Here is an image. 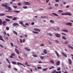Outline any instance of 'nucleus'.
Instances as JSON below:
<instances>
[{"label": "nucleus", "instance_id": "nucleus-17", "mask_svg": "<svg viewBox=\"0 0 73 73\" xmlns=\"http://www.w3.org/2000/svg\"><path fill=\"white\" fill-rule=\"evenodd\" d=\"M62 38L63 40H66V38L64 36H62Z\"/></svg>", "mask_w": 73, "mask_h": 73}, {"label": "nucleus", "instance_id": "nucleus-5", "mask_svg": "<svg viewBox=\"0 0 73 73\" xmlns=\"http://www.w3.org/2000/svg\"><path fill=\"white\" fill-rule=\"evenodd\" d=\"M2 24L3 26H5V25H6V24H7V22L5 21H3Z\"/></svg>", "mask_w": 73, "mask_h": 73}, {"label": "nucleus", "instance_id": "nucleus-34", "mask_svg": "<svg viewBox=\"0 0 73 73\" xmlns=\"http://www.w3.org/2000/svg\"><path fill=\"white\" fill-rule=\"evenodd\" d=\"M13 33H15V34L16 35H17V32H16L15 31H13Z\"/></svg>", "mask_w": 73, "mask_h": 73}, {"label": "nucleus", "instance_id": "nucleus-50", "mask_svg": "<svg viewBox=\"0 0 73 73\" xmlns=\"http://www.w3.org/2000/svg\"><path fill=\"white\" fill-rule=\"evenodd\" d=\"M20 43H22L23 42V41H22V40L21 39H20Z\"/></svg>", "mask_w": 73, "mask_h": 73}, {"label": "nucleus", "instance_id": "nucleus-27", "mask_svg": "<svg viewBox=\"0 0 73 73\" xmlns=\"http://www.w3.org/2000/svg\"><path fill=\"white\" fill-rule=\"evenodd\" d=\"M12 63L13 64V65H16V62L15 61L12 62Z\"/></svg>", "mask_w": 73, "mask_h": 73}, {"label": "nucleus", "instance_id": "nucleus-42", "mask_svg": "<svg viewBox=\"0 0 73 73\" xmlns=\"http://www.w3.org/2000/svg\"><path fill=\"white\" fill-rule=\"evenodd\" d=\"M58 12L59 13H62V12H63V11L61 10H60L58 11Z\"/></svg>", "mask_w": 73, "mask_h": 73}, {"label": "nucleus", "instance_id": "nucleus-56", "mask_svg": "<svg viewBox=\"0 0 73 73\" xmlns=\"http://www.w3.org/2000/svg\"><path fill=\"white\" fill-rule=\"evenodd\" d=\"M48 43L50 44H52V42H50V41H49V40H48Z\"/></svg>", "mask_w": 73, "mask_h": 73}, {"label": "nucleus", "instance_id": "nucleus-45", "mask_svg": "<svg viewBox=\"0 0 73 73\" xmlns=\"http://www.w3.org/2000/svg\"><path fill=\"white\" fill-rule=\"evenodd\" d=\"M61 70V68L60 67H58V68L57 69V70L58 71H59Z\"/></svg>", "mask_w": 73, "mask_h": 73}, {"label": "nucleus", "instance_id": "nucleus-26", "mask_svg": "<svg viewBox=\"0 0 73 73\" xmlns=\"http://www.w3.org/2000/svg\"><path fill=\"white\" fill-rule=\"evenodd\" d=\"M2 20L1 19H0V25H2Z\"/></svg>", "mask_w": 73, "mask_h": 73}, {"label": "nucleus", "instance_id": "nucleus-44", "mask_svg": "<svg viewBox=\"0 0 73 73\" xmlns=\"http://www.w3.org/2000/svg\"><path fill=\"white\" fill-rule=\"evenodd\" d=\"M64 44H68V42L67 41H65L64 42Z\"/></svg>", "mask_w": 73, "mask_h": 73}, {"label": "nucleus", "instance_id": "nucleus-40", "mask_svg": "<svg viewBox=\"0 0 73 73\" xmlns=\"http://www.w3.org/2000/svg\"><path fill=\"white\" fill-rule=\"evenodd\" d=\"M40 59H44V57H42V56H40Z\"/></svg>", "mask_w": 73, "mask_h": 73}, {"label": "nucleus", "instance_id": "nucleus-3", "mask_svg": "<svg viewBox=\"0 0 73 73\" xmlns=\"http://www.w3.org/2000/svg\"><path fill=\"white\" fill-rule=\"evenodd\" d=\"M66 25H68V26H70V27H72V26H73L72 25V23H66Z\"/></svg>", "mask_w": 73, "mask_h": 73}, {"label": "nucleus", "instance_id": "nucleus-61", "mask_svg": "<svg viewBox=\"0 0 73 73\" xmlns=\"http://www.w3.org/2000/svg\"><path fill=\"white\" fill-rule=\"evenodd\" d=\"M9 57H10V58H13V56H9Z\"/></svg>", "mask_w": 73, "mask_h": 73}, {"label": "nucleus", "instance_id": "nucleus-13", "mask_svg": "<svg viewBox=\"0 0 73 73\" xmlns=\"http://www.w3.org/2000/svg\"><path fill=\"white\" fill-rule=\"evenodd\" d=\"M60 61H58L56 62V65L57 66H58V65H60Z\"/></svg>", "mask_w": 73, "mask_h": 73}, {"label": "nucleus", "instance_id": "nucleus-12", "mask_svg": "<svg viewBox=\"0 0 73 73\" xmlns=\"http://www.w3.org/2000/svg\"><path fill=\"white\" fill-rule=\"evenodd\" d=\"M0 40L4 42V40L3 39V36H2L0 35Z\"/></svg>", "mask_w": 73, "mask_h": 73}, {"label": "nucleus", "instance_id": "nucleus-6", "mask_svg": "<svg viewBox=\"0 0 73 73\" xmlns=\"http://www.w3.org/2000/svg\"><path fill=\"white\" fill-rule=\"evenodd\" d=\"M68 61L69 64H70V65H72V60L70 58H68Z\"/></svg>", "mask_w": 73, "mask_h": 73}, {"label": "nucleus", "instance_id": "nucleus-24", "mask_svg": "<svg viewBox=\"0 0 73 73\" xmlns=\"http://www.w3.org/2000/svg\"><path fill=\"white\" fill-rule=\"evenodd\" d=\"M13 12H15V13H19L20 12V11L14 10Z\"/></svg>", "mask_w": 73, "mask_h": 73}, {"label": "nucleus", "instance_id": "nucleus-31", "mask_svg": "<svg viewBox=\"0 0 73 73\" xmlns=\"http://www.w3.org/2000/svg\"><path fill=\"white\" fill-rule=\"evenodd\" d=\"M32 32L34 33L37 34H38V33H39L38 32H36V31H33Z\"/></svg>", "mask_w": 73, "mask_h": 73}, {"label": "nucleus", "instance_id": "nucleus-19", "mask_svg": "<svg viewBox=\"0 0 73 73\" xmlns=\"http://www.w3.org/2000/svg\"><path fill=\"white\" fill-rule=\"evenodd\" d=\"M68 47L69 48H70V49H73V47H72V46H70V45H68Z\"/></svg>", "mask_w": 73, "mask_h": 73}, {"label": "nucleus", "instance_id": "nucleus-41", "mask_svg": "<svg viewBox=\"0 0 73 73\" xmlns=\"http://www.w3.org/2000/svg\"><path fill=\"white\" fill-rule=\"evenodd\" d=\"M17 19V18H16L15 17H14V18L13 19H12L13 20H16Z\"/></svg>", "mask_w": 73, "mask_h": 73}, {"label": "nucleus", "instance_id": "nucleus-36", "mask_svg": "<svg viewBox=\"0 0 73 73\" xmlns=\"http://www.w3.org/2000/svg\"><path fill=\"white\" fill-rule=\"evenodd\" d=\"M5 15V14H2V13H0V16H4Z\"/></svg>", "mask_w": 73, "mask_h": 73}, {"label": "nucleus", "instance_id": "nucleus-54", "mask_svg": "<svg viewBox=\"0 0 73 73\" xmlns=\"http://www.w3.org/2000/svg\"><path fill=\"white\" fill-rule=\"evenodd\" d=\"M40 46H44V44H40Z\"/></svg>", "mask_w": 73, "mask_h": 73}, {"label": "nucleus", "instance_id": "nucleus-9", "mask_svg": "<svg viewBox=\"0 0 73 73\" xmlns=\"http://www.w3.org/2000/svg\"><path fill=\"white\" fill-rule=\"evenodd\" d=\"M24 3L26 5H29L31 4V3L28 2H24Z\"/></svg>", "mask_w": 73, "mask_h": 73}, {"label": "nucleus", "instance_id": "nucleus-11", "mask_svg": "<svg viewBox=\"0 0 73 73\" xmlns=\"http://www.w3.org/2000/svg\"><path fill=\"white\" fill-rule=\"evenodd\" d=\"M55 53L56 56L58 57H60V55H59V54H58V53L57 52V51H55Z\"/></svg>", "mask_w": 73, "mask_h": 73}, {"label": "nucleus", "instance_id": "nucleus-8", "mask_svg": "<svg viewBox=\"0 0 73 73\" xmlns=\"http://www.w3.org/2000/svg\"><path fill=\"white\" fill-rule=\"evenodd\" d=\"M62 54L64 57H67V55L65 54L64 52H62Z\"/></svg>", "mask_w": 73, "mask_h": 73}, {"label": "nucleus", "instance_id": "nucleus-35", "mask_svg": "<svg viewBox=\"0 0 73 73\" xmlns=\"http://www.w3.org/2000/svg\"><path fill=\"white\" fill-rule=\"evenodd\" d=\"M66 15V13H62L61 14V15Z\"/></svg>", "mask_w": 73, "mask_h": 73}, {"label": "nucleus", "instance_id": "nucleus-1", "mask_svg": "<svg viewBox=\"0 0 73 73\" xmlns=\"http://www.w3.org/2000/svg\"><path fill=\"white\" fill-rule=\"evenodd\" d=\"M1 6L2 7H6V8H7V9H8L9 11H11V7H8V5H5L4 4H2L1 5Z\"/></svg>", "mask_w": 73, "mask_h": 73}, {"label": "nucleus", "instance_id": "nucleus-32", "mask_svg": "<svg viewBox=\"0 0 73 73\" xmlns=\"http://www.w3.org/2000/svg\"><path fill=\"white\" fill-rule=\"evenodd\" d=\"M10 44L11 45V46L12 47H13L14 46V45H13V43L11 42L10 43Z\"/></svg>", "mask_w": 73, "mask_h": 73}, {"label": "nucleus", "instance_id": "nucleus-63", "mask_svg": "<svg viewBox=\"0 0 73 73\" xmlns=\"http://www.w3.org/2000/svg\"><path fill=\"white\" fill-rule=\"evenodd\" d=\"M55 41L56 42H57V43H58V40H55Z\"/></svg>", "mask_w": 73, "mask_h": 73}, {"label": "nucleus", "instance_id": "nucleus-43", "mask_svg": "<svg viewBox=\"0 0 73 73\" xmlns=\"http://www.w3.org/2000/svg\"><path fill=\"white\" fill-rule=\"evenodd\" d=\"M22 64L21 63H19V62H18L17 64H16V65H22Z\"/></svg>", "mask_w": 73, "mask_h": 73}, {"label": "nucleus", "instance_id": "nucleus-39", "mask_svg": "<svg viewBox=\"0 0 73 73\" xmlns=\"http://www.w3.org/2000/svg\"><path fill=\"white\" fill-rule=\"evenodd\" d=\"M50 62H51V63H52V64H54V61H53V60H51L50 61Z\"/></svg>", "mask_w": 73, "mask_h": 73}, {"label": "nucleus", "instance_id": "nucleus-15", "mask_svg": "<svg viewBox=\"0 0 73 73\" xmlns=\"http://www.w3.org/2000/svg\"><path fill=\"white\" fill-rule=\"evenodd\" d=\"M43 53H44V54H47V51L46 50L44 49L43 50Z\"/></svg>", "mask_w": 73, "mask_h": 73}, {"label": "nucleus", "instance_id": "nucleus-33", "mask_svg": "<svg viewBox=\"0 0 73 73\" xmlns=\"http://www.w3.org/2000/svg\"><path fill=\"white\" fill-rule=\"evenodd\" d=\"M33 56L34 57H37L38 56L37 55H33Z\"/></svg>", "mask_w": 73, "mask_h": 73}, {"label": "nucleus", "instance_id": "nucleus-25", "mask_svg": "<svg viewBox=\"0 0 73 73\" xmlns=\"http://www.w3.org/2000/svg\"><path fill=\"white\" fill-rule=\"evenodd\" d=\"M6 61H7V62H8V63H9V64H11V62H9L8 59L7 58H6Z\"/></svg>", "mask_w": 73, "mask_h": 73}, {"label": "nucleus", "instance_id": "nucleus-46", "mask_svg": "<svg viewBox=\"0 0 73 73\" xmlns=\"http://www.w3.org/2000/svg\"><path fill=\"white\" fill-rule=\"evenodd\" d=\"M11 64H9V66H8V68H9L10 69H11Z\"/></svg>", "mask_w": 73, "mask_h": 73}, {"label": "nucleus", "instance_id": "nucleus-59", "mask_svg": "<svg viewBox=\"0 0 73 73\" xmlns=\"http://www.w3.org/2000/svg\"><path fill=\"white\" fill-rule=\"evenodd\" d=\"M37 68H38V69H41V68H42L41 67H37Z\"/></svg>", "mask_w": 73, "mask_h": 73}, {"label": "nucleus", "instance_id": "nucleus-2", "mask_svg": "<svg viewBox=\"0 0 73 73\" xmlns=\"http://www.w3.org/2000/svg\"><path fill=\"white\" fill-rule=\"evenodd\" d=\"M55 35L56 37H58V38L61 37V35L59 34L56 33Z\"/></svg>", "mask_w": 73, "mask_h": 73}, {"label": "nucleus", "instance_id": "nucleus-37", "mask_svg": "<svg viewBox=\"0 0 73 73\" xmlns=\"http://www.w3.org/2000/svg\"><path fill=\"white\" fill-rule=\"evenodd\" d=\"M50 22L51 23H54V22L52 20H50Z\"/></svg>", "mask_w": 73, "mask_h": 73}, {"label": "nucleus", "instance_id": "nucleus-60", "mask_svg": "<svg viewBox=\"0 0 73 73\" xmlns=\"http://www.w3.org/2000/svg\"><path fill=\"white\" fill-rule=\"evenodd\" d=\"M44 9H39L40 11H43V10H44Z\"/></svg>", "mask_w": 73, "mask_h": 73}, {"label": "nucleus", "instance_id": "nucleus-47", "mask_svg": "<svg viewBox=\"0 0 73 73\" xmlns=\"http://www.w3.org/2000/svg\"><path fill=\"white\" fill-rule=\"evenodd\" d=\"M13 7L14 8H15V9H16V8H17V6H13Z\"/></svg>", "mask_w": 73, "mask_h": 73}, {"label": "nucleus", "instance_id": "nucleus-38", "mask_svg": "<svg viewBox=\"0 0 73 73\" xmlns=\"http://www.w3.org/2000/svg\"><path fill=\"white\" fill-rule=\"evenodd\" d=\"M23 8L24 9H27V8H28V7L26 6H24L23 7Z\"/></svg>", "mask_w": 73, "mask_h": 73}, {"label": "nucleus", "instance_id": "nucleus-58", "mask_svg": "<svg viewBox=\"0 0 73 73\" xmlns=\"http://www.w3.org/2000/svg\"><path fill=\"white\" fill-rule=\"evenodd\" d=\"M19 24H23V21H21L19 23Z\"/></svg>", "mask_w": 73, "mask_h": 73}, {"label": "nucleus", "instance_id": "nucleus-55", "mask_svg": "<svg viewBox=\"0 0 73 73\" xmlns=\"http://www.w3.org/2000/svg\"><path fill=\"white\" fill-rule=\"evenodd\" d=\"M5 38L6 40H9V38H8V37L7 36H6L5 37Z\"/></svg>", "mask_w": 73, "mask_h": 73}, {"label": "nucleus", "instance_id": "nucleus-7", "mask_svg": "<svg viewBox=\"0 0 73 73\" xmlns=\"http://www.w3.org/2000/svg\"><path fill=\"white\" fill-rule=\"evenodd\" d=\"M15 50L17 54H20V51H19L17 49L15 48Z\"/></svg>", "mask_w": 73, "mask_h": 73}, {"label": "nucleus", "instance_id": "nucleus-10", "mask_svg": "<svg viewBox=\"0 0 73 73\" xmlns=\"http://www.w3.org/2000/svg\"><path fill=\"white\" fill-rule=\"evenodd\" d=\"M13 26H17L19 25V24L17 23H14L13 24Z\"/></svg>", "mask_w": 73, "mask_h": 73}, {"label": "nucleus", "instance_id": "nucleus-18", "mask_svg": "<svg viewBox=\"0 0 73 73\" xmlns=\"http://www.w3.org/2000/svg\"><path fill=\"white\" fill-rule=\"evenodd\" d=\"M66 15H68V16H71L72 15V14L71 13H66Z\"/></svg>", "mask_w": 73, "mask_h": 73}, {"label": "nucleus", "instance_id": "nucleus-20", "mask_svg": "<svg viewBox=\"0 0 73 73\" xmlns=\"http://www.w3.org/2000/svg\"><path fill=\"white\" fill-rule=\"evenodd\" d=\"M52 15H55L56 16H58V15L56 13H52Z\"/></svg>", "mask_w": 73, "mask_h": 73}, {"label": "nucleus", "instance_id": "nucleus-28", "mask_svg": "<svg viewBox=\"0 0 73 73\" xmlns=\"http://www.w3.org/2000/svg\"><path fill=\"white\" fill-rule=\"evenodd\" d=\"M5 20L6 21H11L10 19H5Z\"/></svg>", "mask_w": 73, "mask_h": 73}, {"label": "nucleus", "instance_id": "nucleus-52", "mask_svg": "<svg viewBox=\"0 0 73 73\" xmlns=\"http://www.w3.org/2000/svg\"><path fill=\"white\" fill-rule=\"evenodd\" d=\"M18 5H19V6H21V3H18L17 4Z\"/></svg>", "mask_w": 73, "mask_h": 73}, {"label": "nucleus", "instance_id": "nucleus-14", "mask_svg": "<svg viewBox=\"0 0 73 73\" xmlns=\"http://www.w3.org/2000/svg\"><path fill=\"white\" fill-rule=\"evenodd\" d=\"M24 48L25 50H27L28 51H30L31 50L30 49H29L27 47H25Z\"/></svg>", "mask_w": 73, "mask_h": 73}, {"label": "nucleus", "instance_id": "nucleus-49", "mask_svg": "<svg viewBox=\"0 0 73 73\" xmlns=\"http://www.w3.org/2000/svg\"><path fill=\"white\" fill-rule=\"evenodd\" d=\"M48 35H49L50 36H52V34L50 33H48Z\"/></svg>", "mask_w": 73, "mask_h": 73}, {"label": "nucleus", "instance_id": "nucleus-29", "mask_svg": "<svg viewBox=\"0 0 73 73\" xmlns=\"http://www.w3.org/2000/svg\"><path fill=\"white\" fill-rule=\"evenodd\" d=\"M48 70V68H44L42 70L43 71H46Z\"/></svg>", "mask_w": 73, "mask_h": 73}, {"label": "nucleus", "instance_id": "nucleus-23", "mask_svg": "<svg viewBox=\"0 0 73 73\" xmlns=\"http://www.w3.org/2000/svg\"><path fill=\"white\" fill-rule=\"evenodd\" d=\"M41 19H44V18H46V17L44 16H41L40 17Z\"/></svg>", "mask_w": 73, "mask_h": 73}, {"label": "nucleus", "instance_id": "nucleus-30", "mask_svg": "<svg viewBox=\"0 0 73 73\" xmlns=\"http://www.w3.org/2000/svg\"><path fill=\"white\" fill-rule=\"evenodd\" d=\"M11 55L12 56H15V53H12L11 54Z\"/></svg>", "mask_w": 73, "mask_h": 73}, {"label": "nucleus", "instance_id": "nucleus-21", "mask_svg": "<svg viewBox=\"0 0 73 73\" xmlns=\"http://www.w3.org/2000/svg\"><path fill=\"white\" fill-rule=\"evenodd\" d=\"M62 32H68V31L66 30H62Z\"/></svg>", "mask_w": 73, "mask_h": 73}, {"label": "nucleus", "instance_id": "nucleus-22", "mask_svg": "<svg viewBox=\"0 0 73 73\" xmlns=\"http://www.w3.org/2000/svg\"><path fill=\"white\" fill-rule=\"evenodd\" d=\"M25 64L26 65H27V66H31L28 64V62H26L25 63Z\"/></svg>", "mask_w": 73, "mask_h": 73}, {"label": "nucleus", "instance_id": "nucleus-16", "mask_svg": "<svg viewBox=\"0 0 73 73\" xmlns=\"http://www.w3.org/2000/svg\"><path fill=\"white\" fill-rule=\"evenodd\" d=\"M6 17L9 19H11V18H13V17L12 16H6Z\"/></svg>", "mask_w": 73, "mask_h": 73}, {"label": "nucleus", "instance_id": "nucleus-51", "mask_svg": "<svg viewBox=\"0 0 73 73\" xmlns=\"http://www.w3.org/2000/svg\"><path fill=\"white\" fill-rule=\"evenodd\" d=\"M6 30H7V31H8V30H9V28L8 27H6Z\"/></svg>", "mask_w": 73, "mask_h": 73}, {"label": "nucleus", "instance_id": "nucleus-64", "mask_svg": "<svg viewBox=\"0 0 73 73\" xmlns=\"http://www.w3.org/2000/svg\"><path fill=\"white\" fill-rule=\"evenodd\" d=\"M53 72H54V73H55L56 72V70H54Z\"/></svg>", "mask_w": 73, "mask_h": 73}, {"label": "nucleus", "instance_id": "nucleus-57", "mask_svg": "<svg viewBox=\"0 0 73 73\" xmlns=\"http://www.w3.org/2000/svg\"><path fill=\"white\" fill-rule=\"evenodd\" d=\"M22 25L23 27H27V26L24 25L23 23L22 24Z\"/></svg>", "mask_w": 73, "mask_h": 73}, {"label": "nucleus", "instance_id": "nucleus-53", "mask_svg": "<svg viewBox=\"0 0 73 73\" xmlns=\"http://www.w3.org/2000/svg\"><path fill=\"white\" fill-rule=\"evenodd\" d=\"M55 7H58V4H55Z\"/></svg>", "mask_w": 73, "mask_h": 73}, {"label": "nucleus", "instance_id": "nucleus-4", "mask_svg": "<svg viewBox=\"0 0 73 73\" xmlns=\"http://www.w3.org/2000/svg\"><path fill=\"white\" fill-rule=\"evenodd\" d=\"M34 31H36V32H41V30L39 29H38L37 28H34Z\"/></svg>", "mask_w": 73, "mask_h": 73}, {"label": "nucleus", "instance_id": "nucleus-62", "mask_svg": "<svg viewBox=\"0 0 73 73\" xmlns=\"http://www.w3.org/2000/svg\"><path fill=\"white\" fill-rule=\"evenodd\" d=\"M14 70H16V71H17V68H14Z\"/></svg>", "mask_w": 73, "mask_h": 73}, {"label": "nucleus", "instance_id": "nucleus-48", "mask_svg": "<svg viewBox=\"0 0 73 73\" xmlns=\"http://www.w3.org/2000/svg\"><path fill=\"white\" fill-rule=\"evenodd\" d=\"M62 35H65V36H66V34H65L64 33H62Z\"/></svg>", "mask_w": 73, "mask_h": 73}]
</instances>
